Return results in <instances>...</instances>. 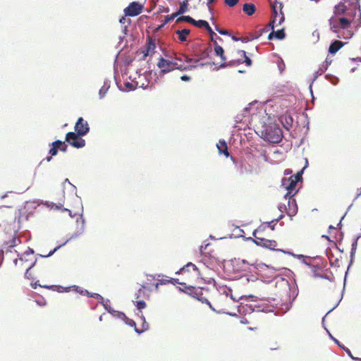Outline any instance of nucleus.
<instances>
[{"instance_id":"1","label":"nucleus","mask_w":361,"mask_h":361,"mask_svg":"<svg viewBox=\"0 0 361 361\" xmlns=\"http://www.w3.org/2000/svg\"><path fill=\"white\" fill-rule=\"evenodd\" d=\"M185 291L192 298L201 301L202 303L207 304L212 310L217 312H226V310H228V307L229 306L230 301H237V300L233 298L232 295L228 298V294H219L216 301V306L218 310H215L208 300L207 295L209 293V290L207 288L200 287L196 288L192 286H185Z\"/></svg>"},{"instance_id":"2","label":"nucleus","mask_w":361,"mask_h":361,"mask_svg":"<svg viewBox=\"0 0 361 361\" xmlns=\"http://www.w3.org/2000/svg\"><path fill=\"white\" fill-rule=\"evenodd\" d=\"M300 173H298L296 175L291 176L288 178H283L282 180V185L288 190L287 193L284 195V197H288L289 199V208L288 211V214L289 216H293L297 212V204L295 203V200L294 199L291 200V197H293L297 192L295 188L298 182L300 180Z\"/></svg>"},{"instance_id":"3","label":"nucleus","mask_w":361,"mask_h":361,"mask_svg":"<svg viewBox=\"0 0 361 361\" xmlns=\"http://www.w3.org/2000/svg\"><path fill=\"white\" fill-rule=\"evenodd\" d=\"M267 226L261 224L257 228H256L253 233L254 238H250L255 244L258 246L270 249L276 250L277 246V242L274 240H269L262 236L263 232L266 230Z\"/></svg>"},{"instance_id":"4","label":"nucleus","mask_w":361,"mask_h":361,"mask_svg":"<svg viewBox=\"0 0 361 361\" xmlns=\"http://www.w3.org/2000/svg\"><path fill=\"white\" fill-rule=\"evenodd\" d=\"M176 274L181 275V279L183 281V282L185 283L186 282H192L200 276L199 269L192 262H188ZM183 286L185 288L187 286L185 284L183 285Z\"/></svg>"},{"instance_id":"5","label":"nucleus","mask_w":361,"mask_h":361,"mask_svg":"<svg viewBox=\"0 0 361 361\" xmlns=\"http://www.w3.org/2000/svg\"><path fill=\"white\" fill-rule=\"evenodd\" d=\"M157 66L161 69V73H166L173 70L178 69L180 71H189L195 68V65L179 64L176 61H171L161 57L157 63Z\"/></svg>"},{"instance_id":"6","label":"nucleus","mask_w":361,"mask_h":361,"mask_svg":"<svg viewBox=\"0 0 361 361\" xmlns=\"http://www.w3.org/2000/svg\"><path fill=\"white\" fill-rule=\"evenodd\" d=\"M262 135L264 140L271 143L280 142L283 137L281 129L276 124L267 126Z\"/></svg>"},{"instance_id":"7","label":"nucleus","mask_w":361,"mask_h":361,"mask_svg":"<svg viewBox=\"0 0 361 361\" xmlns=\"http://www.w3.org/2000/svg\"><path fill=\"white\" fill-rule=\"evenodd\" d=\"M282 4L279 2H276L272 6V19L269 23V25L271 27V30H274L275 26L281 25V23L285 20L284 15L282 11Z\"/></svg>"},{"instance_id":"8","label":"nucleus","mask_w":361,"mask_h":361,"mask_svg":"<svg viewBox=\"0 0 361 361\" xmlns=\"http://www.w3.org/2000/svg\"><path fill=\"white\" fill-rule=\"evenodd\" d=\"M238 54L244 58V59H233L227 61L226 59L221 63L219 67L221 68L226 67H233L238 66L241 63H245L247 67H250L252 64V60L247 56L245 51L244 50H238Z\"/></svg>"},{"instance_id":"9","label":"nucleus","mask_w":361,"mask_h":361,"mask_svg":"<svg viewBox=\"0 0 361 361\" xmlns=\"http://www.w3.org/2000/svg\"><path fill=\"white\" fill-rule=\"evenodd\" d=\"M78 133L69 132L66 135V142L75 148H81L85 145V141Z\"/></svg>"},{"instance_id":"10","label":"nucleus","mask_w":361,"mask_h":361,"mask_svg":"<svg viewBox=\"0 0 361 361\" xmlns=\"http://www.w3.org/2000/svg\"><path fill=\"white\" fill-rule=\"evenodd\" d=\"M143 6L141 4L133 1L129 4V6L124 9L126 16H136L142 13Z\"/></svg>"},{"instance_id":"11","label":"nucleus","mask_w":361,"mask_h":361,"mask_svg":"<svg viewBox=\"0 0 361 361\" xmlns=\"http://www.w3.org/2000/svg\"><path fill=\"white\" fill-rule=\"evenodd\" d=\"M143 53L142 59H145L147 56H152L156 52L155 39L151 37H148L145 48L142 51Z\"/></svg>"},{"instance_id":"12","label":"nucleus","mask_w":361,"mask_h":361,"mask_svg":"<svg viewBox=\"0 0 361 361\" xmlns=\"http://www.w3.org/2000/svg\"><path fill=\"white\" fill-rule=\"evenodd\" d=\"M75 130L79 135H85L89 131L88 123L82 118H79L75 125Z\"/></svg>"},{"instance_id":"13","label":"nucleus","mask_w":361,"mask_h":361,"mask_svg":"<svg viewBox=\"0 0 361 361\" xmlns=\"http://www.w3.org/2000/svg\"><path fill=\"white\" fill-rule=\"evenodd\" d=\"M151 290L145 286H142L136 293V300H148Z\"/></svg>"},{"instance_id":"14","label":"nucleus","mask_w":361,"mask_h":361,"mask_svg":"<svg viewBox=\"0 0 361 361\" xmlns=\"http://www.w3.org/2000/svg\"><path fill=\"white\" fill-rule=\"evenodd\" d=\"M18 261L22 263L21 266H23L26 269V271H25V277L28 279H32V277L31 276V274L30 273V270L35 266V262H36V259L35 261H32L31 260L30 263H29L27 264H25L26 262H28L27 259H26L25 261L23 262V258L20 257V258H19Z\"/></svg>"},{"instance_id":"15","label":"nucleus","mask_w":361,"mask_h":361,"mask_svg":"<svg viewBox=\"0 0 361 361\" xmlns=\"http://www.w3.org/2000/svg\"><path fill=\"white\" fill-rule=\"evenodd\" d=\"M60 145H61V140H56L51 143V148L49 149V157H47V161H50L52 157L57 154L58 151L59 150Z\"/></svg>"},{"instance_id":"16","label":"nucleus","mask_w":361,"mask_h":361,"mask_svg":"<svg viewBox=\"0 0 361 361\" xmlns=\"http://www.w3.org/2000/svg\"><path fill=\"white\" fill-rule=\"evenodd\" d=\"M207 56V54L206 52H203L202 54V56L198 57H194V58H190L189 56L183 54V59L185 62H187L188 63H192V65L196 66L195 68L198 66V63L200 62V59L206 58Z\"/></svg>"},{"instance_id":"17","label":"nucleus","mask_w":361,"mask_h":361,"mask_svg":"<svg viewBox=\"0 0 361 361\" xmlns=\"http://www.w3.org/2000/svg\"><path fill=\"white\" fill-rule=\"evenodd\" d=\"M344 45V43L339 40H335L333 42L329 48V52L331 54H336L338 50H340Z\"/></svg>"},{"instance_id":"18","label":"nucleus","mask_w":361,"mask_h":361,"mask_svg":"<svg viewBox=\"0 0 361 361\" xmlns=\"http://www.w3.org/2000/svg\"><path fill=\"white\" fill-rule=\"evenodd\" d=\"M216 147L220 154H223L226 157L229 156L227 144L224 140H219V142L216 144Z\"/></svg>"},{"instance_id":"19","label":"nucleus","mask_w":361,"mask_h":361,"mask_svg":"<svg viewBox=\"0 0 361 361\" xmlns=\"http://www.w3.org/2000/svg\"><path fill=\"white\" fill-rule=\"evenodd\" d=\"M285 36H286V34H285L283 28H281L276 31H274V30H272V32H271L269 34L268 39H272L274 37H275L278 39H283L285 37Z\"/></svg>"},{"instance_id":"20","label":"nucleus","mask_w":361,"mask_h":361,"mask_svg":"<svg viewBox=\"0 0 361 361\" xmlns=\"http://www.w3.org/2000/svg\"><path fill=\"white\" fill-rule=\"evenodd\" d=\"M214 51L216 56H219L221 60V63H223L226 60V56L224 55V50L220 45L218 44L216 41H214Z\"/></svg>"},{"instance_id":"21","label":"nucleus","mask_w":361,"mask_h":361,"mask_svg":"<svg viewBox=\"0 0 361 361\" xmlns=\"http://www.w3.org/2000/svg\"><path fill=\"white\" fill-rule=\"evenodd\" d=\"M167 283H173L174 285L176 284V283L180 284L182 286L185 285V282H180L178 279H172V278H171V279H166L159 280V282H158V283H157L155 284V288H156V289H157L159 284H166Z\"/></svg>"},{"instance_id":"22","label":"nucleus","mask_w":361,"mask_h":361,"mask_svg":"<svg viewBox=\"0 0 361 361\" xmlns=\"http://www.w3.org/2000/svg\"><path fill=\"white\" fill-rule=\"evenodd\" d=\"M110 81L109 80H104L103 82V85L99 88V98H103L106 92H108L109 87H110Z\"/></svg>"},{"instance_id":"23","label":"nucleus","mask_w":361,"mask_h":361,"mask_svg":"<svg viewBox=\"0 0 361 361\" xmlns=\"http://www.w3.org/2000/svg\"><path fill=\"white\" fill-rule=\"evenodd\" d=\"M190 31L188 29H183L181 30H176V34L178 37V39L180 42H185L187 41V36L190 34Z\"/></svg>"},{"instance_id":"24","label":"nucleus","mask_w":361,"mask_h":361,"mask_svg":"<svg viewBox=\"0 0 361 361\" xmlns=\"http://www.w3.org/2000/svg\"><path fill=\"white\" fill-rule=\"evenodd\" d=\"M18 239L16 238V235H12L11 238L8 241L4 243V248H12L17 245Z\"/></svg>"},{"instance_id":"25","label":"nucleus","mask_w":361,"mask_h":361,"mask_svg":"<svg viewBox=\"0 0 361 361\" xmlns=\"http://www.w3.org/2000/svg\"><path fill=\"white\" fill-rule=\"evenodd\" d=\"M346 11V6L342 3L340 2L338 4L336 5L334 7V14L336 16H340L343 15Z\"/></svg>"},{"instance_id":"26","label":"nucleus","mask_w":361,"mask_h":361,"mask_svg":"<svg viewBox=\"0 0 361 361\" xmlns=\"http://www.w3.org/2000/svg\"><path fill=\"white\" fill-rule=\"evenodd\" d=\"M243 10L247 16H252L255 12V6L253 4H245Z\"/></svg>"},{"instance_id":"27","label":"nucleus","mask_w":361,"mask_h":361,"mask_svg":"<svg viewBox=\"0 0 361 361\" xmlns=\"http://www.w3.org/2000/svg\"><path fill=\"white\" fill-rule=\"evenodd\" d=\"M192 25H195L197 27H199V28L204 27L205 29H207L209 26V25L207 23V21L204 20H195L194 19Z\"/></svg>"},{"instance_id":"28","label":"nucleus","mask_w":361,"mask_h":361,"mask_svg":"<svg viewBox=\"0 0 361 361\" xmlns=\"http://www.w3.org/2000/svg\"><path fill=\"white\" fill-rule=\"evenodd\" d=\"M338 23L341 28H348L350 25V20L346 18H340Z\"/></svg>"},{"instance_id":"29","label":"nucleus","mask_w":361,"mask_h":361,"mask_svg":"<svg viewBox=\"0 0 361 361\" xmlns=\"http://www.w3.org/2000/svg\"><path fill=\"white\" fill-rule=\"evenodd\" d=\"M188 5H189L188 3L185 1L181 2L180 4V6H179V8H178L177 13L179 15H181V14H183L185 12H187V11L188 10Z\"/></svg>"},{"instance_id":"30","label":"nucleus","mask_w":361,"mask_h":361,"mask_svg":"<svg viewBox=\"0 0 361 361\" xmlns=\"http://www.w3.org/2000/svg\"><path fill=\"white\" fill-rule=\"evenodd\" d=\"M141 319L142 320V328L141 329H137V328H135V331L138 333V334H141L142 332H144L145 331L147 330L148 328H149V324L148 323L145 321V319L143 316L141 317Z\"/></svg>"},{"instance_id":"31","label":"nucleus","mask_w":361,"mask_h":361,"mask_svg":"<svg viewBox=\"0 0 361 361\" xmlns=\"http://www.w3.org/2000/svg\"><path fill=\"white\" fill-rule=\"evenodd\" d=\"M182 21H185V22L191 23L192 25L194 19L189 16H184L178 17L176 20V23H180Z\"/></svg>"},{"instance_id":"32","label":"nucleus","mask_w":361,"mask_h":361,"mask_svg":"<svg viewBox=\"0 0 361 361\" xmlns=\"http://www.w3.org/2000/svg\"><path fill=\"white\" fill-rule=\"evenodd\" d=\"M329 23H330L331 30H333L334 32H336L338 31V27H340L339 24L333 18H331L329 20Z\"/></svg>"},{"instance_id":"33","label":"nucleus","mask_w":361,"mask_h":361,"mask_svg":"<svg viewBox=\"0 0 361 361\" xmlns=\"http://www.w3.org/2000/svg\"><path fill=\"white\" fill-rule=\"evenodd\" d=\"M134 302L135 303L136 307L140 310L146 307L145 300H136Z\"/></svg>"},{"instance_id":"34","label":"nucleus","mask_w":361,"mask_h":361,"mask_svg":"<svg viewBox=\"0 0 361 361\" xmlns=\"http://www.w3.org/2000/svg\"><path fill=\"white\" fill-rule=\"evenodd\" d=\"M75 290L82 295H87V297L90 296V293L87 290H84L79 286H75Z\"/></svg>"},{"instance_id":"35","label":"nucleus","mask_w":361,"mask_h":361,"mask_svg":"<svg viewBox=\"0 0 361 361\" xmlns=\"http://www.w3.org/2000/svg\"><path fill=\"white\" fill-rule=\"evenodd\" d=\"M206 30H207V32H209V36H210V37H211V39H212V41L213 42H214V41H215V40L214 39V37H216V38H217V39H219V40H222V39H221V37H218V36L216 35V33L212 30V29L211 28V27H210V26H209Z\"/></svg>"},{"instance_id":"36","label":"nucleus","mask_w":361,"mask_h":361,"mask_svg":"<svg viewBox=\"0 0 361 361\" xmlns=\"http://www.w3.org/2000/svg\"><path fill=\"white\" fill-rule=\"evenodd\" d=\"M122 316L124 318V321L126 322V324L130 326H134L135 329L136 328V325H135V322L131 319H129L124 314L122 313Z\"/></svg>"},{"instance_id":"37","label":"nucleus","mask_w":361,"mask_h":361,"mask_svg":"<svg viewBox=\"0 0 361 361\" xmlns=\"http://www.w3.org/2000/svg\"><path fill=\"white\" fill-rule=\"evenodd\" d=\"M178 16H179V14L177 12L174 13H173L171 15L166 16L165 17V21H164V24L168 23L169 22H170L171 20H173L175 18H176Z\"/></svg>"},{"instance_id":"38","label":"nucleus","mask_w":361,"mask_h":361,"mask_svg":"<svg viewBox=\"0 0 361 361\" xmlns=\"http://www.w3.org/2000/svg\"><path fill=\"white\" fill-rule=\"evenodd\" d=\"M278 221H279V219H275V220H273V221H271L270 222L264 223L263 224L266 225L267 228V227H270L271 230L274 231V226H275L276 222H278Z\"/></svg>"},{"instance_id":"39","label":"nucleus","mask_w":361,"mask_h":361,"mask_svg":"<svg viewBox=\"0 0 361 361\" xmlns=\"http://www.w3.org/2000/svg\"><path fill=\"white\" fill-rule=\"evenodd\" d=\"M238 1L239 0H224L225 4L229 7L235 6L238 3Z\"/></svg>"},{"instance_id":"40","label":"nucleus","mask_w":361,"mask_h":361,"mask_svg":"<svg viewBox=\"0 0 361 361\" xmlns=\"http://www.w3.org/2000/svg\"><path fill=\"white\" fill-rule=\"evenodd\" d=\"M214 1L215 0H207V8H208L209 13L212 14V18H211L212 20L213 19V8L211 6V4H212Z\"/></svg>"},{"instance_id":"41","label":"nucleus","mask_w":361,"mask_h":361,"mask_svg":"<svg viewBox=\"0 0 361 361\" xmlns=\"http://www.w3.org/2000/svg\"><path fill=\"white\" fill-rule=\"evenodd\" d=\"M255 39H256V37H248V36L239 38V39L243 43L248 42L249 41H251V40H253Z\"/></svg>"},{"instance_id":"42","label":"nucleus","mask_w":361,"mask_h":361,"mask_svg":"<svg viewBox=\"0 0 361 361\" xmlns=\"http://www.w3.org/2000/svg\"><path fill=\"white\" fill-rule=\"evenodd\" d=\"M92 298H96L103 303V298L98 293H92Z\"/></svg>"},{"instance_id":"43","label":"nucleus","mask_w":361,"mask_h":361,"mask_svg":"<svg viewBox=\"0 0 361 361\" xmlns=\"http://www.w3.org/2000/svg\"><path fill=\"white\" fill-rule=\"evenodd\" d=\"M59 150L62 152H66L67 150V145L65 142L61 141V145H60V147L59 149Z\"/></svg>"},{"instance_id":"44","label":"nucleus","mask_w":361,"mask_h":361,"mask_svg":"<svg viewBox=\"0 0 361 361\" xmlns=\"http://www.w3.org/2000/svg\"><path fill=\"white\" fill-rule=\"evenodd\" d=\"M59 247L60 246L55 247L53 250L50 251L47 255H44V257H47L51 256Z\"/></svg>"},{"instance_id":"45","label":"nucleus","mask_w":361,"mask_h":361,"mask_svg":"<svg viewBox=\"0 0 361 361\" xmlns=\"http://www.w3.org/2000/svg\"><path fill=\"white\" fill-rule=\"evenodd\" d=\"M216 31H218L221 35H226L228 34V32L226 30H221L218 27L216 28Z\"/></svg>"},{"instance_id":"46","label":"nucleus","mask_w":361,"mask_h":361,"mask_svg":"<svg viewBox=\"0 0 361 361\" xmlns=\"http://www.w3.org/2000/svg\"><path fill=\"white\" fill-rule=\"evenodd\" d=\"M268 31L267 27L261 28L258 31H255V34H261V35L263 34V32H267Z\"/></svg>"},{"instance_id":"47","label":"nucleus","mask_w":361,"mask_h":361,"mask_svg":"<svg viewBox=\"0 0 361 361\" xmlns=\"http://www.w3.org/2000/svg\"><path fill=\"white\" fill-rule=\"evenodd\" d=\"M180 79L183 81H189L190 80V77L187 75H183L180 77Z\"/></svg>"},{"instance_id":"48","label":"nucleus","mask_w":361,"mask_h":361,"mask_svg":"<svg viewBox=\"0 0 361 361\" xmlns=\"http://www.w3.org/2000/svg\"><path fill=\"white\" fill-rule=\"evenodd\" d=\"M261 36V34H255V32L254 33L251 32L249 33L248 37H256V39L259 38Z\"/></svg>"},{"instance_id":"49","label":"nucleus","mask_w":361,"mask_h":361,"mask_svg":"<svg viewBox=\"0 0 361 361\" xmlns=\"http://www.w3.org/2000/svg\"><path fill=\"white\" fill-rule=\"evenodd\" d=\"M173 61H184V59H183V55L180 56V57H176L175 58V60Z\"/></svg>"},{"instance_id":"50","label":"nucleus","mask_w":361,"mask_h":361,"mask_svg":"<svg viewBox=\"0 0 361 361\" xmlns=\"http://www.w3.org/2000/svg\"><path fill=\"white\" fill-rule=\"evenodd\" d=\"M360 195H361V188L357 189L355 198L356 199L358 198Z\"/></svg>"},{"instance_id":"51","label":"nucleus","mask_w":361,"mask_h":361,"mask_svg":"<svg viewBox=\"0 0 361 361\" xmlns=\"http://www.w3.org/2000/svg\"><path fill=\"white\" fill-rule=\"evenodd\" d=\"M119 22H120L121 23H125V22H126V18H125V17H122V18H120V20H119Z\"/></svg>"},{"instance_id":"52","label":"nucleus","mask_w":361,"mask_h":361,"mask_svg":"<svg viewBox=\"0 0 361 361\" xmlns=\"http://www.w3.org/2000/svg\"><path fill=\"white\" fill-rule=\"evenodd\" d=\"M328 258L329 259L330 263L332 264H333V262H332L333 255H328Z\"/></svg>"},{"instance_id":"53","label":"nucleus","mask_w":361,"mask_h":361,"mask_svg":"<svg viewBox=\"0 0 361 361\" xmlns=\"http://www.w3.org/2000/svg\"><path fill=\"white\" fill-rule=\"evenodd\" d=\"M356 245H357V240H355V241L353 243V245H352V246H353L352 250H353L354 249L355 250V246H356Z\"/></svg>"},{"instance_id":"54","label":"nucleus","mask_w":361,"mask_h":361,"mask_svg":"<svg viewBox=\"0 0 361 361\" xmlns=\"http://www.w3.org/2000/svg\"><path fill=\"white\" fill-rule=\"evenodd\" d=\"M348 354L351 356V357H352L353 359L361 361V359H360V358H357H357H355V357H353L350 355V351L349 350H348Z\"/></svg>"},{"instance_id":"55","label":"nucleus","mask_w":361,"mask_h":361,"mask_svg":"<svg viewBox=\"0 0 361 361\" xmlns=\"http://www.w3.org/2000/svg\"><path fill=\"white\" fill-rule=\"evenodd\" d=\"M233 39L235 40V41L240 40L239 38H237L235 37H233Z\"/></svg>"},{"instance_id":"56","label":"nucleus","mask_w":361,"mask_h":361,"mask_svg":"<svg viewBox=\"0 0 361 361\" xmlns=\"http://www.w3.org/2000/svg\"><path fill=\"white\" fill-rule=\"evenodd\" d=\"M329 228H330V229H333V228H334V227L333 226H329Z\"/></svg>"},{"instance_id":"57","label":"nucleus","mask_w":361,"mask_h":361,"mask_svg":"<svg viewBox=\"0 0 361 361\" xmlns=\"http://www.w3.org/2000/svg\"><path fill=\"white\" fill-rule=\"evenodd\" d=\"M169 8H167L166 10V12H169Z\"/></svg>"},{"instance_id":"58","label":"nucleus","mask_w":361,"mask_h":361,"mask_svg":"<svg viewBox=\"0 0 361 361\" xmlns=\"http://www.w3.org/2000/svg\"><path fill=\"white\" fill-rule=\"evenodd\" d=\"M275 250H277L276 249ZM279 251H281V252H283V250H278Z\"/></svg>"},{"instance_id":"59","label":"nucleus","mask_w":361,"mask_h":361,"mask_svg":"<svg viewBox=\"0 0 361 361\" xmlns=\"http://www.w3.org/2000/svg\"><path fill=\"white\" fill-rule=\"evenodd\" d=\"M184 1L188 3L190 0H184Z\"/></svg>"},{"instance_id":"60","label":"nucleus","mask_w":361,"mask_h":361,"mask_svg":"<svg viewBox=\"0 0 361 361\" xmlns=\"http://www.w3.org/2000/svg\"><path fill=\"white\" fill-rule=\"evenodd\" d=\"M104 306L105 309H107V307L106 305H104Z\"/></svg>"}]
</instances>
